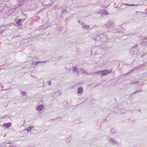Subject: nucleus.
Returning a JSON list of instances; mask_svg holds the SVG:
<instances>
[{
	"label": "nucleus",
	"mask_w": 147,
	"mask_h": 147,
	"mask_svg": "<svg viewBox=\"0 0 147 147\" xmlns=\"http://www.w3.org/2000/svg\"><path fill=\"white\" fill-rule=\"evenodd\" d=\"M33 127H32V126H29V127L28 128L27 130H27L28 131H31V129Z\"/></svg>",
	"instance_id": "obj_21"
},
{
	"label": "nucleus",
	"mask_w": 147,
	"mask_h": 147,
	"mask_svg": "<svg viewBox=\"0 0 147 147\" xmlns=\"http://www.w3.org/2000/svg\"><path fill=\"white\" fill-rule=\"evenodd\" d=\"M22 6V3L21 2H20L19 4V6Z\"/></svg>",
	"instance_id": "obj_35"
},
{
	"label": "nucleus",
	"mask_w": 147,
	"mask_h": 147,
	"mask_svg": "<svg viewBox=\"0 0 147 147\" xmlns=\"http://www.w3.org/2000/svg\"><path fill=\"white\" fill-rule=\"evenodd\" d=\"M109 142H111L112 144H118V146L121 145V144L119 143L118 141H117L115 139L112 138H109Z\"/></svg>",
	"instance_id": "obj_5"
},
{
	"label": "nucleus",
	"mask_w": 147,
	"mask_h": 147,
	"mask_svg": "<svg viewBox=\"0 0 147 147\" xmlns=\"http://www.w3.org/2000/svg\"><path fill=\"white\" fill-rule=\"evenodd\" d=\"M72 69V70L73 71H74V72H76V73L79 75V70L77 69V68L76 67H73Z\"/></svg>",
	"instance_id": "obj_11"
},
{
	"label": "nucleus",
	"mask_w": 147,
	"mask_h": 147,
	"mask_svg": "<svg viewBox=\"0 0 147 147\" xmlns=\"http://www.w3.org/2000/svg\"><path fill=\"white\" fill-rule=\"evenodd\" d=\"M83 88L82 87H80L78 88V94H81L82 92Z\"/></svg>",
	"instance_id": "obj_13"
},
{
	"label": "nucleus",
	"mask_w": 147,
	"mask_h": 147,
	"mask_svg": "<svg viewBox=\"0 0 147 147\" xmlns=\"http://www.w3.org/2000/svg\"><path fill=\"white\" fill-rule=\"evenodd\" d=\"M22 20L21 19H19L17 20L16 22V24L18 26H20L22 25Z\"/></svg>",
	"instance_id": "obj_12"
},
{
	"label": "nucleus",
	"mask_w": 147,
	"mask_h": 147,
	"mask_svg": "<svg viewBox=\"0 0 147 147\" xmlns=\"http://www.w3.org/2000/svg\"><path fill=\"white\" fill-rule=\"evenodd\" d=\"M100 13H103L105 15H107L109 13V12H107L106 10H100Z\"/></svg>",
	"instance_id": "obj_14"
},
{
	"label": "nucleus",
	"mask_w": 147,
	"mask_h": 147,
	"mask_svg": "<svg viewBox=\"0 0 147 147\" xmlns=\"http://www.w3.org/2000/svg\"><path fill=\"white\" fill-rule=\"evenodd\" d=\"M64 14H63V13H62L61 14V17H62V18L63 17H64Z\"/></svg>",
	"instance_id": "obj_36"
},
{
	"label": "nucleus",
	"mask_w": 147,
	"mask_h": 147,
	"mask_svg": "<svg viewBox=\"0 0 147 147\" xmlns=\"http://www.w3.org/2000/svg\"><path fill=\"white\" fill-rule=\"evenodd\" d=\"M26 20V18H24V19H21V20H22V23L24 22Z\"/></svg>",
	"instance_id": "obj_33"
},
{
	"label": "nucleus",
	"mask_w": 147,
	"mask_h": 147,
	"mask_svg": "<svg viewBox=\"0 0 147 147\" xmlns=\"http://www.w3.org/2000/svg\"><path fill=\"white\" fill-rule=\"evenodd\" d=\"M15 11V9H12L10 10L9 12H10L9 13H11H11H12L14 11Z\"/></svg>",
	"instance_id": "obj_25"
},
{
	"label": "nucleus",
	"mask_w": 147,
	"mask_h": 147,
	"mask_svg": "<svg viewBox=\"0 0 147 147\" xmlns=\"http://www.w3.org/2000/svg\"><path fill=\"white\" fill-rule=\"evenodd\" d=\"M146 66H147V62L144 61L143 64L136 66V67L138 69H144Z\"/></svg>",
	"instance_id": "obj_4"
},
{
	"label": "nucleus",
	"mask_w": 147,
	"mask_h": 147,
	"mask_svg": "<svg viewBox=\"0 0 147 147\" xmlns=\"http://www.w3.org/2000/svg\"><path fill=\"white\" fill-rule=\"evenodd\" d=\"M136 13H138H138H142V15H143V12H141L137 11H136Z\"/></svg>",
	"instance_id": "obj_29"
},
{
	"label": "nucleus",
	"mask_w": 147,
	"mask_h": 147,
	"mask_svg": "<svg viewBox=\"0 0 147 147\" xmlns=\"http://www.w3.org/2000/svg\"><path fill=\"white\" fill-rule=\"evenodd\" d=\"M143 42H144L145 43H147V41H144Z\"/></svg>",
	"instance_id": "obj_46"
},
{
	"label": "nucleus",
	"mask_w": 147,
	"mask_h": 147,
	"mask_svg": "<svg viewBox=\"0 0 147 147\" xmlns=\"http://www.w3.org/2000/svg\"><path fill=\"white\" fill-rule=\"evenodd\" d=\"M138 69V68H136V67H135L134 69H132L130 71V72H128L127 74H129L131 72H134L135 71H136L137 69Z\"/></svg>",
	"instance_id": "obj_17"
},
{
	"label": "nucleus",
	"mask_w": 147,
	"mask_h": 147,
	"mask_svg": "<svg viewBox=\"0 0 147 147\" xmlns=\"http://www.w3.org/2000/svg\"><path fill=\"white\" fill-rule=\"evenodd\" d=\"M110 132L111 134H114L115 132V130L114 128H112L110 130Z\"/></svg>",
	"instance_id": "obj_22"
},
{
	"label": "nucleus",
	"mask_w": 147,
	"mask_h": 147,
	"mask_svg": "<svg viewBox=\"0 0 147 147\" xmlns=\"http://www.w3.org/2000/svg\"><path fill=\"white\" fill-rule=\"evenodd\" d=\"M6 136V134L4 136V137H5Z\"/></svg>",
	"instance_id": "obj_48"
},
{
	"label": "nucleus",
	"mask_w": 147,
	"mask_h": 147,
	"mask_svg": "<svg viewBox=\"0 0 147 147\" xmlns=\"http://www.w3.org/2000/svg\"><path fill=\"white\" fill-rule=\"evenodd\" d=\"M44 108V106L42 105H39L37 106L36 108V110L38 112L42 111Z\"/></svg>",
	"instance_id": "obj_6"
},
{
	"label": "nucleus",
	"mask_w": 147,
	"mask_h": 147,
	"mask_svg": "<svg viewBox=\"0 0 147 147\" xmlns=\"http://www.w3.org/2000/svg\"><path fill=\"white\" fill-rule=\"evenodd\" d=\"M138 44H136L133 47H135V48H136V49H138V51H139V48L138 47Z\"/></svg>",
	"instance_id": "obj_20"
},
{
	"label": "nucleus",
	"mask_w": 147,
	"mask_h": 147,
	"mask_svg": "<svg viewBox=\"0 0 147 147\" xmlns=\"http://www.w3.org/2000/svg\"><path fill=\"white\" fill-rule=\"evenodd\" d=\"M115 25V24L114 22H112L111 20H109L108 24L106 25V26H109V28H111L114 26Z\"/></svg>",
	"instance_id": "obj_8"
},
{
	"label": "nucleus",
	"mask_w": 147,
	"mask_h": 147,
	"mask_svg": "<svg viewBox=\"0 0 147 147\" xmlns=\"http://www.w3.org/2000/svg\"><path fill=\"white\" fill-rule=\"evenodd\" d=\"M51 82L50 81H49V83H48V85H49V86H50L51 84Z\"/></svg>",
	"instance_id": "obj_34"
},
{
	"label": "nucleus",
	"mask_w": 147,
	"mask_h": 147,
	"mask_svg": "<svg viewBox=\"0 0 147 147\" xmlns=\"http://www.w3.org/2000/svg\"><path fill=\"white\" fill-rule=\"evenodd\" d=\"M25 121H26V120H24V122H25Z\"/></svg>",
	"instance_id": "obj_49"
},
{
	"label": "nucleus",
	"mask_w": 147,
	"mask_h": 147,
	"mask_svg": "<svg viewBox=\"0 0 147 147\" xmlns=\"http://www.w3.org/2000/svg\"><path fill=\"white\" fill-rule=\"evenodd\" d=\"M47 62V61H37V62H34V63H35V64L37 65V64H39L40 63H41L42 62H44V63H46Z\"/></svg>",
	"instance_id": "obj_18"
},
{
	"label": "nucleus",
	"mask_w": 147,
	"mask_h": 147,
	"mask_svg": "<svg viewBox=\"0 0 147 147\" xmlns=\"http://www.w3.org/2000/svg\"><path fill=\"white\" fill-rule=\"evenodd\" d=\"M138 69V68H136V67H135L134 69H132L130 71V72H128L127 74H129L131 72H134L135 71H136L137 69Z\"/></svg>",
	"instance_id": "obj_16"
},
{
	"label": "nucleus",
	"mask_w": 147,
	"mask_h": 147,
	"mask_svg": "<svg viewBox=\"0 0 147 147\" xmlns=\"http://www.w3.org/2000/svg\"><path fill=\"white\" fill-rule=\"evenodd\" d=\"M124 5H125L129 6H138L139 5V4H129L127 3H125Z\"/></svg>",
	"instance_id": "obj_15"
},
{
	"label": "nucleus",
	"mask_w": 147,
	"mask_h": 147,
	"mask_svg": "<svg viewBox=\"0 0 147 147\" xmlns=\"http://www.w3.org/2000/svg\"><path fill=\"white\" fill-rule=\"evenodd\" d=\"M138 82H131L130 83V84H131V85H134L135 84H137Z\"/></svg>",
	"instance_id": "obj_23"
},
{
	"label": "nucleus",
	"mask_w": 147,
	"mask_h": 147,
	"mask_svg": "<svg viewBox=\"0 0 147 147\" xmlns=\"http://www.w3.org/2000/svg\"><path fill=\"white\" fill-rule=\"evenodd\" d=\"M36 65V64H35V63H34V62H32V65Z\"/></svg>",
	"instance_id": "obj_40"
},
{
	"label": "nucleus",
	"mask_w": 147,
	"mask_h": 147,
	"mask_svg": "<svg viewBox=\"0 0 147 147\" xmlns=\"http://www.w3.org/2000/svg\"><path fill=\"white\" fill-rule=\"evenodd\" d=\"M59 119H60V118L59 117H57V118H55V119H52L51 120H59Z\"/></svg>",
	"instance_id": "obj_30"
},
{
	"label": "nucleus",
	"mask_w": 147,
	"mask_h": 147,
	"mask_svg": "<svg viewBox=\"0 0 147 147\" xmlns=\"http://www.w3.org/2000/svg\"><path fill=\"white\" fill-rule=\"evenodd\" d=\"M13 146H9V147H12Z\"/></svg>",
	"instance_id": "obj_43"
},
{
	"label": "nucleus",
	"mask_w": 147,
	"mask_h": 147,
	"mask_svg": "<svg viewBox=\"0 0 147 147\" xmlns=\"http://www.w3.org/2000/svg\"><path fill=\"white\" fill-rule=\"evenodd\" d=\"M16 146H13L12 147H16Z\"/></svg>",
	"instance_id": "obj_42"
},
{
	"label": "nucleus",
	"mask_w": 147,
	"mask_h": 147,
	"mask_svg": "<svg viewBox=\"0 0 147 147\" xmlns=\"http://www.w3.org/2000/svg\"><path fill=\"white\" fill-rule=\"evenodd\" d=\"M21 94L23 96H25L26 94V93L25 92H21Z\"/></svg>",
	"instance_id": "obj_27"
},
{
	"label": "nucleus",
	"mask_w": 147,
	"mask_h": 147,
	"mask_svg": "<svg viewBox=\"0 0 147 147\" xmlns=\"http://www.w3.org/2000/svg\"><path fill=\"white\" fill-rule=\"evenodd\" d=\"M142 13H138V14H141L142 15Z\"/></svg>",
	"instance_id": "obj_45"
},
{
	"label": "nucleus",
	"mask_w": 147,
	"mask_h": 147,
	"mask_svg": "<svg viewBox=\"0 0 147 147\" xmlns=\"http://www.w3.org/2000/svg\"><path fill=\"white\" fill-rule=\"evenodd\" d=\"M112 70H109L106 69L99 71L96 72L95 73L96 74H101L102 76H104L110 74L112 72Z\"/></svg>",
	"instance_id": "obj_2"
},
{
	"label": "nucleus",
	"mask_w": 147,
	"mask_h": 147,
	"mask_svg": "<svg viewBox=\"0 0 147 147\" xmlns=\"http://www.w3.org/2000/svg\"><path fill=\"white\" fill-rule=\"evenodd\" d=\"M103 45H100V46H96L97 47H100V48H102V49H105V47L104 46H103Z\"/></svg>",
	"instance_id": "obj_24"
},
{
	"label": "nucleus",
	"mask_w": 147,
	"mask_h": 147,
	"mask_svg": "<svg viewBox=\"0 0 147 147\" xmlns=\"http://www.w3.org/2000/svg\"><path fill=\"white\" fill-rule=\"evenodd\" d=\"M137 93V91H136L134 92V93H132V94H131L130 95L131 96H132V95H134V94H136Z\"/></svg>",
	"instance_id": "obj_32"
},
{
	"label": "nucleus",
	"mask_w": 147,
	"mask_h": 147,
	"mask_svg": "<svg viewBox=\"0 0 147 147\" xmlns=\"http://www.w3.org/2000/svg\"><path fill=\"white\" fill-rule=\"evenodd\" d=\"M137 93H139L140 92H142V90H138L136 91Z\"/></svg>",
	"instance_id": "obj_31"
},
{
	"label": "nucleus",
	"mask_w": 147,
	"mask_h": 147,
	"mask_svg": "<svg viewBox=\"0 0 147 147\" xmlns=\"http://www.w3.org/2000/svg\"><path fill=\"white\" fill-rule=\"evenodd\" d=\"M11 26V25L9 24H6V25H2L1 26H0V30H1V28H4L5 30H7L9 29H11L10 28H9V27Z\"/></svg>",
	"instance_id": "obj_7"
},
{
	"label": "nucleus",
	"mask_w": 147,
	"mask_h": 147,
	"mask_svg": "<svg viewBox=\"0 0 147 147\" xmlns=\"http://www.w3.org/2000/svg\"><path fill=\"white\" fill-rule=\"evenodd\" d=\"M144 40H147V37H145L144 38Z\"/></svg>",
	"instance_id": "obj_39"
},
{
	"label": "nucleus",
	"mask_w": 147,
	"mask_h": 147,
	"mask_svg": "<svg viewBox=\"0 0 147 147\" xmlns=\"http://www.w3.org/2000/svg\"><path fill=\"white\" fill-rule=\"evenodd\" d=\"M80 70H81L82 73L86 74V75H89L90 74L87 70L83 68H81L80 69Z\"/></svg>",
	"instance_id": "obj_10"
},
{
	"label": "nucleus",
	"mask_w": 147,
	"mask_h": 147,
	"mask_svg": "<svg viewBox=\"0 0 147 147\" xmlns=\"http://www.w3.org/2000/svg\"><path fill=\"white\" fill-rule=\"evenodd\" d=\"M6 144H12V143L10 142H9L7 143Z\"/></svg>",
	"instance_id": "obj_37"
},
{
	"label": "nucleus",
	"mask_w": 147,
	"mask_h": 147,
	"mask_svg": "<svg viewBox=\"0 0 147 147\" xmlns=\"http://www.w3.org/2000/svg\"><path fill=\"white\" fill-rule=\"evenodd\" d=\"M61 12L62 13H64L65 11V9L64 8H62L61 9Z\"/></svg>",
	"instance_id": "obj_28"
},
{
	"label": "nucleus",
	"mask_w": 147,
	"mask_h": 147,
	"mask_svg": "<svg viewBox=\"0 0 147 147\" xmlns=\"http://www.w3.org/2000/svg\"><path fill=\"white\" fill-rule=\"evenodd\" d=\"M126 9V7H125V8H123V9ZM122 9H120L119 10H119H121Z\"/></svg>",
	"instance_id": "obj_38"
},
{
	"label": "nucleus",
	"mask_w": 147,
	"mask_h": 147,
	"mask_svg": "<svg viewBox=\"0 0 147 147\" xmlns=\"http://www.w3.org/2000/svg\"><path fill=\"white\" fill-rule=\"evenodd\" d=\"M138 51V49L133 47L130 48L129 52L131 55H133V54H136Z\"/></svg>",
	"instance_id": "obj_3"
},
{
	"label": "nucleus",
	"mask_w": 147,
	"mask_h": 147,
	"mask_svg": "<svg viewBox=\"0 0 147 147\" xmlns=\"http://www.w3.org/2000/svg\"><path fill=\"white\" fill-rule=\"evenodd\" d=\"M11 125V123L10 122L6 123L3 124V127H6L7 128H9Z\"/></svg>",
	"instance_id": "obj_9"
},
{
	"label": "nucleus",
	"mask_w": 147,
	"mask_h": 147,
	"mask_svg": "<svg viewBox=\"0 0 147 147\" xmlns=\"http://www.w3.org/2000/svg\"><path fill=\"white\" fill-rule=\"evenodd\" d=\"M115 7V8H118V7H117V6H116V7Z\"/></svg>",
	"instance_id": "obj_44"
},
{
	"label": "nucleus",
	"mask_w": 147,
	"mask_h": 147,
	"mask_svg": "<svg viewBox=\"0 0 147 147\" xmlns=\"http://www.w3.org/2000/svg\"><path fill=\"white\" fill-rule=\"evenodd\" d=\"M140 112V110H138Z\"/></svg>",
	"instance_id": "obj_47"
},
{
	"label": "nucleus",
	"mask_w": 147,
	"mask_h": 147,
	"mask_svg": "<svg viewBox=\"0 0 147 147\" xmlns=\"http://www.w3.org/2000/svg\"><path fill=\"white\" fill-rule=\"evenodd\" d=\"M92 38L94 39L96 42H104L107 40L108 36L102 34H99L92 36Z\"/></svg>",
	"instance_id": "obj_1"
},
{
	"label": "nucleus",
	"mask_w": 147,
	"mask_h": 147,
	"mask_svg": "<svg viewBox=\"0 0 147 147\" xmlns=\"http://www.w3.org/2000/svg\"><path fill=\"white\" fill-rule=\"evenodd\" d=\"M68 103L67 101H64L63 102V104L65 105V106H67V104Z\"/></svg>",
	"instance_id": "obj_26"
},
{
	"label": "nucleus",
	"mask_w": 147,
	"mask_h": 147,
	"mask_svg": "<svg viewBox=\"0 0 147 147\" xmlns=\"http://www.w3.org/2000/svg\"><path fill=\"white\" fill-rule=\"evenodd\" d=\"M82 28L83 29H88L89 28L90 26L87 25H84L82 26Z\"/></svg>",
	"instance_id": "obj_19"
},
{
	"label": "nucleus",
	"mask_w": 147,
	"mask_h": 147,
	"mask_svg": "<svg viewBox=\"0 0 147 147\" xmlns=\"http://www.w3.org/2000/svg\"><path fill=\"white\" fill-rule=\"evenodd\" d=\"M145 11H146V13H147V8L146 9Z\"/></svg>",
	"instance_id": "obj_41"
},
{
	"label": "nucleus",
	"mask_w": 147,
	"mask_h": 147,
	"mask_svg": "<svg viewBox=\"0 0 147 147\" xmlns=\"http://www.w3.org/2000/svg\"><path fill=\"white\" fill-rule=\"evenodd\" d=\"M25 0H22V1H25Z\"/></svg>",
	"instance_id": "obj_50"
}]
</instances>
